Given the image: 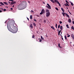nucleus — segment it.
<instances>
[{
  "label": "nucleus",
  "instance_id": "nucleus-60",
  "mask_svg": "<svg viewBox=\"0 0 74 74\" xmlns=\"http://www.w3.org/2000/svg\"><path fill=\"white\" fill-rule=\"evenodd\" d=\"M67 34V35H68V36H69V34Z\"/></svg>",
  "mask_w": 74,
  "mask_h": 74
},
{
  "label": "nucleus",
  "instance_id": "nucleus-24",
  "mask_svg": "<svg viewBox=\"0 0 74 74\" xmlns=\"http://www.w3.org/2000/svg\"><path fill=\"white\" fill-rule=\"evenodd\" d=\"M32 18H33V17H32V15H31L30 16V19H32Z\"/></svg>",
  "mask_w": 74,
  "mask_h": 74
},
{
  "label": "nucleus",
  "instance_id": "nucleus-35",
  "mask_svg": "<svg viewBox=\"0 0 74 74\" xmlns=\"http://www.w3.org/2000/svg\"><path fill=\"white\" fill-rule=\"evenodd\" d=\"M43 13H43V12H41L40 13V15H42V14H43Z\"/></svg>",
  "mask_w": 74,
  "mask_h": 74
},
{
  "label": "nucleus",
  "instance_id": "nucleus-23",
  "mask_svg": "<svg viewBox=\"0 0 74 74\" xmlns=\"http://www.w3.org/2000/svg\"><path fill=\"white\" fill-rule=\"evenodd\" d=\"M3 3H4V4H6V5H8V3L6 2H4Z\"/></svg>",
  "mask_w": 74,
  "mask_h": 74
},
{
  "label": "nucleus",
  "instance_id": "nucleus-37",
  "mask_svg": "<svg viewBox=\"0 0 74 74\" xmlns=\"http://www.w3.org/2000/svg\"><path fill=\"white\" fill-rule=\"evenodd\" d=\"M60 24H59V25H58V29L59 28V27H60Z\"/></svg>",
  "mask_w": 74,
  "mask_h": 74
},
{
  "label": "nucleus",
  "instance_id": "nucleus-43",
  "mask_svg": "<svg viewBox=\"0 0 74 74\" xmlns=\"http://www.w3.org/2000/svg\"><path fill=\"white\" fill-rule=\"evenodd\" d=\"M34 21H35V22H37V20L36 19H34Z\"/></svg>",
  "mask_w": 74,
  "mask_h": 74
},
{
  "label": "nucleus",
  "instance_id": "nucleus-33",
  "mask_svg": "<svg viewBox=\"0 0 74 74\" xmlns=\"http://www.w3.org/2000/svg\"><path fill=\"white\" fill-rule=\"evenodd\" d=\"M56 10H57V11H59V9H58V8L56 7Z\"/></svg>",
  "mask_w": 74,
  "mask_h": 74
},
{
  "label": "nucleus",
  "instance_id": "nucleus-14",
  "mask_svg": "<svg viewBox=\"0 0 74 74\" xmlns=\"http://www.w3.org/2000/svg\"><path fill=\"white\" fill-rule=\"evenodd\" d=\"M0 4L2 5H4V3H3V2H0Z\"/></svg>",
  "mask_w": 74,
  "mask_h": 74
},
{
  "label": "nucleus",
  "instance_id": "nucleus-39",
  "mask_svg": "<svg viewBox=\"0 0 74 74\" xmlns=\"http://www.w3.org/2000/svg\"><path fill=\"white\" fill-rule=\"evenodd\" d=\"M34 35L32 36V38H34Z\"/></svg>",
  "mask_w": 74,
  "mask_h": 74
},
{
  "label": "nucleus",
  "instance_id": "nucleus-41",
  "mask_svg": "<svg viewBox=\"0 0 74 74\" xmlns=\"http://www.w3.org/2000/svg\"><path fill=\"white\" fill-rule=\"evenodd\" d=\"M60 32H61V30H60L59 32H58V33H60Z\"/></svg>",
  "mask_w": 74,
  "mask_h": 74
},
{
  "label": "nucleus",
  "instance_id": "nucleus-56",
  "mask_svg": "<svg viewBox=\"0 0 74 74\" xmlns=\"http://www.w3.org/2000/svg\"><path fill=\"white\" fill-rule=\"evenodd\" d=\"M57 30H58V32L59 31V29H57Z\"/></svg>",
  "mask_w": 74,
  "mask_h": 74
},
{
  "label": "nucleus",
  "instance_id": "nucleus-28",
  "mask_svg": "<svg viewBox=\"0 0 74 74\" xmlns=\"http://www.w3.org/2000/svg\"><path fill=\"white\" fill-rule=\"evenodd\" d=\"M71 5H72V6H73V3H72V2H70Z\"/></svg>",
  "mask_w": 74,
  "mask_h": 74
},
{
  "label": "nucleus",
  "instance_id": "nucleus-27",
  "mask_svg": "<svg viewBox=\"0 0 74 74\" xmlns=\"http://www.w3.org/2000/svg\"><path fill=\"white\" fill-rule=\"evenodd\" d=\"M54 1L55 2H56V3H58V2H59V1H58L57 0H54Z\"/></svg>",
  "mask_w": 74,
  "mask_h": 74
},
{
  "label": "nucleus",
  "instance_id": "nucleus-36",
  "mask_svg": "<svg viewBox=\"0 0 74 74\" xmlns=\"http://www.w3.org/2000/svg\"><path fill=\"white\" fill-rule=\"evenodd\" d=\"M64 37H65V39H66V40H67V37H66V35Z\"/></svg>",
  "mask_w": 74,
  "mask_h": 74
},
{
  "label": "nucleus",
  "instance_id": "nucleus-45",
  "mask_svg": "<svg viewBox=\"0 0 74 74\" xmlns=\"http://www.w3.org/2000/svg\"><path fill=\"white\" fill-rule=\"evenodd\" d=\"M70 35H69L68 36H67V37H70Z\"/></svg>",
  "mask_w": 74,
  "mask_h": 74
},
{
  "label": "nucleus",
  "instance_id": "nucleus-61",
  "mask_svg": "<svg viewBox=\"0 0 74 74\" xmlns=\"http://www.w3.org/2000/svg\"><path fill=\"white\" fill-rule=\"evenodd\" d=\"M67 8V9H68V8Z\"/></svg>",
  "mask_w": 74,
  "mask_h": 74
},
{
  "label": "nucleus",
  "instance_id": "nucleus-12",
  "mask_svg": "<svg viewBox=\"0 0 74 74\" xmlns=\"http://www.w3.org/2000/svg\"><path fill=\"white\" fill-rule=\"evenodd\" d=\"M64 5H65V6H69V5L67 3H66V4H65Z\"/></svg>",
  "mask_w": 74,
  "mask_h": 74
},
{
  "label": "nucleus",
  "instance_id": "nucleus-38",
  "mask_svg": "<svg viewBox=\"0 0 74 74\" xmlns=\"http://www.w3.org/2000/svg\"><path fill=\"white\" fill-rule=\"evenodd\" d=\"M65 1H66V3H68V4H69V2L67 1V0H66Z\"/></svg>",
  "mask_w": 74,
  "mask_h": 74
},
{
  "label": "nucleus",
  "instance_id": "nucleus-40",
  "mask_svg": "<svg viewBox=\"0 0 74 74\" xmlns=\"http://www.w3.org/2000/svg\"><path fill=\"white\" fill-rule=\"evenodd\" d=\"M42 41V40L41 39H40L39 40V42H41Z\"/></svg>",
  "mask_w": 74,
  "mask_h": 74
},
{
  "label": "nucleus",
  "instance_id": "nucleus-46",
  "mask_svg": "<svg viewBox=\"0 0 74 74\" xmlns=\"http://www.w3.org/2000/svg\"><path fill=\"white\" fill-rule=\"evenodd\" d=\"M3 11H6V9H4L3 10Z\"/></svg>",
  "mask_w": 74,
  "mask_h": 74
},
{
  "label": "nucleus",
  "instance_id": "nucleus-26",
  "mask_svg": "<svg viewBox=\"0 0 74 74\" xmlns=\"http://www.w3.org/2000/svg\"><path fill=\"white\" fill-rule=\"evenodd\" d=\"M55 26H56V28L57 29V28H58V27H57L58 25H57V24H56Z\"/></svg>",
  "mask_w": 74,
  "mask_h": 74
},
{
  "label": "nucleus",
  "instance_id": "nucleus-63",
  "mask_svg": "<svg viewBox=\"0 0 74 74\" xmlns=\"http://www.w3.org/2000/svg\"><path fill=\"white\" fill-rule=\"evenodd\" d=\"M0 6H1V5H0Z\"/></svg>",
  "mask_w": 74,
  "mask_h": 74
},
{
  "label": "nucleus",
  "instance_id": "nucleus-19",
  "mask_svg": "<svg viewBox=\"0 0 74 74\" xmlns=\"http://www.w3.org/2000/svg\"><path fill=\"white\" fill-rule=\"evenodd\" d=\"M33 24L34 26L36 27V23H33Z\"/></svg>",
  "mask_w": 74,
  "mask_h": 74
},
{
  "label": "nucleus",
  "instance_id": "nucleus-25",
  "mask_svg": "<svg viewBox=\"0 0 74 74\" xmlns=\"http://www.w3.org/2000/svg\"><path fill=\"white\" fill-rule=\"evenodd\" d=\"M71 29L74 30V26H72V27H71Z\"/></svg>",
  "mask_w": 74,
  "mask_h": 74
},
{
  "label": "nucleus",
  "instance_id": "nucleus-3",
  "mask_svg": "<svg viewBox=\"0 0 74 74\" xmlns=\"http://www.w3.org/2000/svg\"><path fill=\"white\" fill-rule=\"evenodd\" d=\"M11 23V26L14 29H15V28L17 27L16 26H14V24L12 22H10Z\"/></svg>",
  "mask_w": 74,
  "mask_h": 74
},
{
  "label": "nucleus",
  "instance_id": "nucleus-49",
  "mask_svg": "<svg viewBox=\"0 0 74 74\" xmlns=\"http://www.w3.org/2000/svg\"><path fill=\"white\" fill-rule=\"evenodd\" d=\"M27 19L28 21H29V18H28L27 17Z\"/></svg>",
  "mask_w": 74,
  "mask_h": 74
},
{
  "label": "nucleus",
  "instance_id": "nucleus-55",
  "mask_svg": "<svg viewBox=\"0 0 74 74\" xmlns=\"http://www.w3.org/2000/svg\"><path fill=\"white\" fill-rule=\"evenodd\" d=\"M2 12V11L0 10V12Z\"/></svg>",
  "mask_w": 74,
  "mask_h": 74
},
{
  "label": "nucleus",
  "instance_id": "nucleus-29",
  "mask_svg": "<svg viewBox=\"0 0 74 74\" xmlns=\"http://www.w3.org/2000/svg\"><path fill=\"white\" fill-rule=\"evenodd\" d=\"M40 37H41V39H42V40H44V38H42V36H40Z\"/></svg>",
  "mask_w": 74,
  "mask_h": 74
},
{
  "label": "nucleus",
  "instance_id": "nucleus-2",
  "mask_svg": "<svg viewBox=\"0 0 74 74\" xmlns=\"http://www.w3.org/2000/svg\"><path fill=\"white\" fill-rule=\"evenodd\" d=\"M11 22L8 21L7 24V27L8 30H10L11 29Z\"/></svg>",
  "mask_w": 74,
  "mask_h": 74
},
{
  "label": "nucleus",
  "instance_id": "nucleus-51",
  "mask_svg": "<svg viewBox=\"0 0 74 74\" xmlns=\"http://www.w3.org/2000/svg\"><path fill=\"white\" fill-rule=\"evenodd\" d=\"M45 36L46 37H48V36H47V35H46Z\"/></svg>",
  "mask_w": 74,
  "mask_h": 74
},
{
  "label": "nucleus",
  "instance_id": "nucleus-7",
  "mask_svg": "<svg viewBox=\"0 0 74 74\" xmlns=\"http://www.w3.org/2000/svg\"><path fill=\"white\" fill-rule=\"evenodd\" d=\"M60 29H61V30H63V26H61L60 27Z\"/></svg>",
  "mask_w": 74,
  "mask_h": 74
},
{
  "label": "nucleus",
  "instance_id": "nucleus-54",
  "mask_svg": "<svg viewBox=\"0 0 74 74\" xmlns=\"http://www.w3.org/2000/svg\"><path fill=\"white\" fill-rule=\"evenodd\" d=\"M58 35L59 36H60V33H58Z\"/></svg>",
  "mask_w": 74,
  "mask_h": 74
},
{
  "label": "nucleus",
  "instance_id": "nucleus-50",
  "mask_svg": "<svg viewBox=\"0 0 74 74\" xmlns=\"http://www.w3.org/2000/svg\"><path fill=\"white\" fill-rule=\"evenodd\" d=\"M10 10H13V9H12V8H10Z\"/></svg>",
  "mask_w": 74,
  "mask_h": 74
},
{
  "label": "nucleus",
  "instance_id": "nucleus-8",
  "mask_svg": "<svg viewBox=\"0 0 74 74\" xmlns=\"http://www.w3.org/2000/svg\"><path fill=\"white\" fill-rule=\"evenodd\" d=\"M72 38L73 40L74 39V34H72L71 35Z\"/></svg>",
  "mask_w": 74,
  "mask_h": 74
},
{
  "label": "nucleus",
  "instance_id": "nucleus-16",
  "mask_svg": "<svg viewBox=\"0 0 74 74\" xmlns=\"http://www.w3.org/2000/svg\"><path fill=\"white\" fill-rule=\"evenodd\" d=\"M30 26L31 28H33V25H32V24H31L30 25Z\"/></svg>",
  "mask_w": 74,
  "mask_h": 74
},
{
  "label": "nucleus",
  "instance_id": "nucleus-62",
  "mask_svg": "<svg viewBox=\"0 0 74 74\" xmlns=\"http://www.w3.org/2000/svg\"><path fill=\"white\" fill-rule=\"evenodd\" d=\"M6 7V8H8V7Z\"/></svg>",
  "mask_w": 74,
  "mask_h": 74
},
{
  "label": "nucleus",
  "instance_id": "nucleus-44",
  "mask_svg": "<svg viewBox=\"0 0 74 74\" xmlns=\"http://www.w3.org/2000/svg\"><path fill=\"white\" fill-rule=\"evenodd\" d=\"M47 5L48 6H49L50 5H49L48 3H47Z\"/></svg>",
  "mask_w": 74,
  "mask_h": 74
},
{
  "label": "nucleus",
  "instance_id": "nucleus-59",
  "mask_svg": "<svg viewBox=\"0 0 74 74\" xmlns=\"http://www.w3.org/2000/svg\"><path fill=\"white\" fill-rule=\"evenodd\" d=\"M8 3H9V4H10V3L9 1L8 2Z\"/></svg>",
  "mask_w": 74,
  "mask_h": 74
},
{
  "label": "nucleus",
  "instance_id": "nucleus-30",
  "mask_svg": "<svg viewBox=\"0 0 74 74\" xmlns=\"http://www.w3.org/2000/svg\"><path fill=\"white\" fill-rule=\"evenodd\" d=\"M58 4L59 5V6H61V5H60V3H59V2H58Z\"/></svg>",
  "mask_w": 74,
  "mask_h": 74
},
{
  "label": "nucleus",
  "instance_id": "nucleus-42",
  "mask_svg": "<svg viewBox=\"0 0 74 74\" xmlns=\"http://www.w3.org/2000/svg\"><path fill=\"white\" fill-rule=\"evenodd\" d=\"M9 1H13V0H9Z\"/></svg>",
  "mask_w": 74,
  "mask_h": 74
},
{
  "label": "nucleus",
  "instance_id": "nucleus-5",
  "mask_svg": "<svg viewBox=\"0 0 74 74\" xmlns=\"http://www.w3.org/2000/svg\"><path fill=\"white\" fill-rule=\"evenodd\" d=\"M46 7L48 8V9H49L50 10H51V6H46Z\"/></svg>",
  "mask_w": 74,
  "mask_h": 74
},
{
  "label": "nucleus",
  "instance_id": "nucleus-6",
  "mask_svg": "<svg viewBox=\"0 0 74 74\" xmlns=\"http://www.w3.org/2000/svg\"><path fill=\"white\" fill-rule=\"evenodd\" d=\"M16 3V1H12L11 2V4H15V3Z\"/></svg>",
  "mask_w": 74,
  "mask_h": 74
},
{
  "label": "nucleus",
  "instance_id": "nucleus-34",
  "mask_svg": "<svg viewBox=\"0 0 74 74\" xmlns=\"http://www.w3.org/2000/svg\"><path fill=\"white\" fill-rule=\"evenodd\" d=\"M59 23H60V24H62V22L61 21H59Z\"/></svg>",
  "mask_w": 74,
  "mask_h": 74
},
{
  "label": "nucleus",
  "instance_id": "nucleus-32",
  "mask_svg": "<svg viewBox=\"0 0 74 74\" xmlns=\"http://www.w3.org/2000/svg\"><path fill=\"white\" fill-rule=\"evenodd\" d=\"M66 26L67 27V28H69V25L67 24L66 25Z\"/></svg>",
  "mask_w": 74,
  "mask_h": 74
},
{
  "label": "nucleus",
  "instance_id": "nucleus-22",
  "mask_svg": "<svg viewBox=\"0 0 74 74\" xmlns=\"http://www.w3.org/2000/svg\"><path fill=\"white\" fill-rule=\"evenodd\" d=\"M53 3H55V1L53 0H50Z\"/></svg>",
  "mask_w": 74,
  "mask_h": 74
},
{
  "label": "nucleus",
  "instance_id": "nucleus-47",
  "mask_svg": "<svg viewBox=\"0 0 74 74\" xmlns=\"http://www.w3.org/2000/svg\"><path fill=\"white\" fill-rule=\"evenodd\" d=\"M58 47H60V44H58Z\"/></svg>",
  "mask_w": 74,
  "mask_h": 74
},
{
  "label": "nucleus",
  "instance_id": "nucleus-53",
  "mask_svg": "<svg viewBox=\"0 0 74 74\" xmlns=\"http://www.w3.org/2000/svg\"><path fill=\"white\" fill-rule=\"evenodd\" d=\"M69 14H71V15H72V14H71V13L70 12H69Z\"/></svg>",
  "mask_w": 74,
  "mask_h": 74
},
{
  "label": "nucleus",
  "instance_id": "nucleus-52",
  "mask_svg": "<svg viewBox=\"0 0 74 74\" xmlns=\"http://www.w3.org/2000/svg\"><path fill=\"white\" fill-rule=\"evenodd\" d=\"M72 23H73V24L74 25V21H73Z\"/></svg>",
  "mask_w": 74,
  "mask_h": 74
},
{
  "label": "nucleus",
  "instance_id": "nucleus-9",
  "mask_svg": "<svg viewBox=\"0 0 74 74\" xmlns=\"http://www.w3.org/2000/svg\"><path fill=\"white\" fill-rule=\"evenodd\" d=\"M68 21L69 23H71V20L70 19H69V20H68Z\"/></svg>",
  "mask_w": 74,
  "mask_h": 74
},
{
  "label": "nucleus",
  "instance_id": "nucleus-21",
  "mask_svg": "<svg viewBox=\"0 0 74 74\" xmlns=\"http://www.w3.org/2000/svg\"><path fill=\"white\" fill-rule=\"evenodd\" d=\"M53 3H55V1L53 0H50Z\"/></svg>",
  "mask_w": 74,
  "mask_h": 74
},
{
  "label": "nucleus",
  "instance_id": "nucleus-13",
  "mask_svg": "<svg viewBox=\"0 0 74 74\" xmlns=\"http://www.w3.org/2000/svg\"><path fill=\"white\" fill-rule=\"evenodd\" d=\"M66 15L68 18H70V16H69V15L67 14L66 13Z\"/></svg>",
  "mask_w": 74,
  "mask_h": 74
},
{
  "label": "nucleus",
  "instance_id": "nucleus-20",
  "mask_svg": "<svg viewBox=\"0 0 74 74\" xmlns=\"http://www.w3.org/2000/svg\"><path fill=\"white\" fill-rule=\"evenodd\" d=\"M53 3H55V1L53 0H50Z\"/></svg>",
  "mask_w": 74,
  "mask_h": 74
},
{
  "label": "nucleus",
  "instance_id": "nucleus-10",
  "mask_svg": "<svg viewBox=\"0 0 74 74\" xmlns=\"http://www.w3.org/2000/svg\"><path fill=\"white\" fill-rule=\"evenodd\" d=\"M42 12H43V14H44L45 13V10H44V9H42Z\"/></svg>",
  "mask_w": 74,
  "mask_h": 74
},
{
  "label": "nucleus",
  "instance_id": "nucleus-64",
  "mask_svg": "<svg viewBox=\"0 0 74 74\" xmlns=\"http://www.w3.org/2000/svg\"><path fill=\"white\" fill-rule=\"evenodd\" d=\"M38 40H40V38H39L38 39Z\"/></svg>",
  "mask_w": 74,
  "mask_h": 74
},
{
  "label": "nucleus",
  "instance_id": "nucleus-15",
  "mask_svg": "<svg viewBox=\"0 0 74 74\" xmlns=\"http://www.w3.org/2000/svg\"><path fill=\"white\" fill-rule=\"evenodd\" d=\"M62 14H63V15L64 16H65L64 14H66V13H65L62 12Z\"/></svg>",
  "mask_w": 74,
  "mask_h": 74
},
{
  "label": "nucleus",
  "instance_id": "nucleus-17",
  "mask_svg": "<svg viewBox=\"0 0 74 74\" xmlns=\"http://www.w3.org/2000/svg\"><path fill=\"white\" fill-rule=\"evenodd\" d=\"M49 10H48V9H47L46 10V12H49Z\"/></svg>",
  "mask_w": 74,
  "mask_h": 74
},
{
  "label": "nucleus",
  "instance_id": "nucleus-11",
  "mask_svg": "<svg viewBox=\"0 0 74 74\" xmlns=\"http://www.w3.org/2000/svg\"><path fill=\"white\" fill-rule=\"evenodd\" d=\"M51 29H53V30H55V28H54V27H53V26H51Z\"/></svg>",
  "mask_w": 74,
  "mask_h": 74
},
{
  "label": "nucleus",
  "instance_id": "nucleus-57",
  "mask_svg": "<svg viewBox=\"0 0 74 74\" xmlns=\"http://www.w3.org/2000/svg\"><path fill=\"white\" fill-rule=\"evenodd\" d=\"M6 22H7V21H6L5 22V23H6Z\"/></svg>",
  "mask_w": 74,
  "mask_h": 74
},
{
  "label": "nucleus",
  "instance_id": "nucleus-18",
  "mask_svg": "<svg viewBox=\"0 0 74 74\" xmlns=\"http://www.w3.org/2000/svg\"><path fill=\"white\" fill-rule=\"evenodd\" d=\"M61 10L63 12H64V9H63V8H61Z\"/></svg>",
  "mask_w": 74,
  "mask_h": 74
},
{
  "label": "nucleus",
  "instance_id": "nucleus-48",
  "mask_svg": "<svg viewBox=\"0 0 74 74\" xmlns=\"http://www.w3.org/2000/svg\"><path fill=\"white\" fill-rule=\"evenodd\" d=\"M62 39L63 41V37H62Z\"/></svg>",
  "mask_w": 74,
  "mask_h": 74
},
{
  "label": "nucleus",
  "instance_id": "nucleus-4",
  "mask_svg": "<svg viewBox=\"0 0 74 74\" xmlns=\"http://www.w3.org/2000/svg\"><path fill=\"white\" fill-rule=\"evenodd\" d=\"M46 15L47 17H48L50 16V13L49 12H47Z\"/></svg>",
  "mask_w": 74,
  "mask_h": 74
},
{
  "label": "nucleus",
  "instance_id": "nucleus-1",
  "mask_svg": "<svg viewBox=\"0 0 74 74\" xmlns=\"http://www.w3.org/2000/svg\"><path fill=\"white\" fill-rule=\"evenodd\" d=\"M14 29V30L11 28L9 31L12 32L13 33H16L18 32V28H17V27L15 28V29Z\"/></svg>",
  "mask_w": 74,
  "mask_h": 74
},
{
  "label": "nucleus",
  "instance_id": "nucleus-31",
  "mask_svg": "<svg viewBox=\"0 0 74 74\" xmlns=\"http://www.w3.org/2000/svg\"><path fill=\"white\" fill-rule=\"evenodd\" d=\"M46 20H44V21H43V23H46Z\"/></svg>",
  "mask_w": 74,
  "mask_h": 74
},
{
  "label": "nucleus",
  "instance_id": "nucleus-58",
  "mask_svg": "<svg viewBox=\"0 0 74 74\" xmlns=\"http://www.w3.org/2000/svg\"><path fill=\"white\" fill-rule=\"evenodd\" d=\"M14 7V5H13V6H12V7Z\"/></svg>",
  "mask_w": 74,
  "mask_h": 74
}]
</instances>
